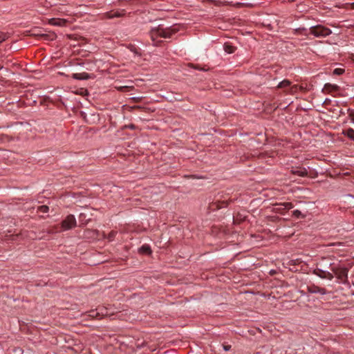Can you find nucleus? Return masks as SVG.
I'll list each match as a JSON object with an SVG mask.
<instances>
[{
	"mask_svg": "<svg viewBox=\"0 0 354 354\" xmlns=\"http://www.w3.org/2000/svg\"><path fill=\"white\" fill-rule=\"evenodd\" d=\"M179 30L176 25L164 28L161 26L152 28L149 32V35L154 46H159L161 41L160 38L169 39Z\"/></svg>",
	"mask_w": 354,
	"mask_h": 354,
	"instance_id": "obj_1",
	"label": "nucleus"
},
{
	"mask_svg": "<svg viewBox=\"0 0 354 354\" xmlns=\"http://www.w3.org/2000/svg\"><path fill=\"white\" fill-rule=\"evenodd\" d=\"M309 33L316 37H326L332 33L330 29L322 25H317L310 28Z\"/></svg>",
	"mask_w": 354,
	"mask_h": 354,
	"instance_id": "obj_2",
	"label": "nucleus"
},
{
	"mask_svg": "<svg viewBox=\"0 0 354 354\" xmlns=\"http://www.w3.org/2000/svg\"><path fill=\"white\" fill-rule=\"evenodd\" d=\"M332 271L337 278L342 283H346L348 279V269L346 268L333 267Z\"/></svg>",
	"mask_w": 354,
	"mask_h": 354,
	"instance_id": "obj_3",
	"label": "nucleus"
},
{
	"mask_svg": "<svg viewBox=\"0 0 354 354\" xmlns=\"http://www.w3.org/2000/svg\"><path fill=\"white\" fill-rule=\"evenodd\" d=\"M75 226H76V219L72 214L67 216L62 222V227L64 230H70Z\"/></svg>",
	"mask_w": 354,
	"mask_h": 354,
	"instance_id": "obj_4",
	"label": "nucleus"
},
{
	"mask_svg": "<svg viewBox=\"0 0 354 354\" xmlns=\"http://www.w3.org/2000/svg\"><path fill=\"white\" fill-rule=\"evenodd\" d=\"M292 207L293 205L291 203H283L276 204L274 209L276 212L283 214L286 211Z\"/></svg>",
	"mask_w": 354,
	"mask_h": 354,
	"instance_id": "obj_5",
	"label": "nucleus"
},
{
	"mask_svg": "<svg viewBox=\"0 0 354 354\" xmlns=\"http://www.w3.org/2000/svg\"><path fill=\"white\" fill-rule=\"evenodd\" d=\"M313 274L318 276L322 279H326L328 280H332L333 279V274L328 271L323 270L320 268H315L313 270Z\"/></svg>",
	"mask_w": 354,
	"mask_h": 354,
	"instance_id": "obj_6",
	"label": "nucleus"
},
{
	"mask_svg": "<svg viewBox=\"0 0 354 354\" xmlns=\"http://www.w3.org/2000/svg\"><path fill=\"white\" fill-rule=\"evenodd\" d=\"M308 291L310 293H319L321 295H325L326 293V290L324 288H320L315 285L308 286Z\"/></svg>",
	"mask_w": 354,
	"mask_h": 354,
	"instance_id": "obj_7",
	"label": "nucleus"
},
{
	"mask_svg": "<svg viewBox=\"0 0 354 354\" xmlns=\"http://www.w3.org/2000/svg\"><path fill=\"white\" fill-rule=\"evenodd\" d=\"M124 12H125L124 10H122L120 11H115V12H113V11L107 12L104 13V16L109 19H112L114 17H122L124 15Z\"/></svg>",
	"mask_w": 354,
	"mask_h": 354,
	"instance_id": "obj_8",
	"label": "nucleus"
},
{
	"mask_svg": "<svg viewBox=\"0 0 354 354\" xmlns=\"http://www.w3.org/2000/svg\"><path fill=\"white\" fill-rule=\"evenodd\" d=\"M50 24L57 26H64L66 24V21L62 19H51Z\"/></svg>",
	"mask_w": 354,
	"mask_h": 354,
	"instance_id": "obj_9",
	"label": "nucleus"
},
{
	"mask_svg": "<svg viewBox=\"0 0 354 354\" xmlns=\"http://www.w3.org/2000/svg\"><path fill=\"white\" fill-rule=\"evenodd\" d=\"M292 174L301 177H304L308 175V171L305 168H297L292 170Z\"/></svg>",
	"mask_w": 354,
	"mask_h": 354,
	"instance_id": "obj_10",
	"label": "nucleus"
},
{
	"mask_svg": "<svg viewBox=\"0 0 354 354\" xmlns=\"http://www.w3.org/2000/svg\"><path fill=\"white\" fill-rule=\"evenodd\" d=\"M72 77L76 80H88L90 75L86 73H73Z\"/></svg>",
	"mask_w": 354,
	"mask_h": 354,
	"instance_id": "obj_11",
	"label": "nucleus"
},
{
	"mask_svg": "<svg viewBox=\"0 0 354 354\" xmlns=\"http://www.w3.org/2000/svg\"><path fill=\"white\" fill-rule=\"evenodd\" d=\"M223 49L227 53H233L236 50V47L230 43L226 42L223 45Z\"/></svg>",
	"mask_w": 354,
	"mask_h": 354,
	"instance_id": "obj_12",
	"label": "nucleus"
},
{
	"mask_svg": "<svg viewBox=\"0 0 354 354\" xmlns=\"http://www.w3.org/2000/svg\"><path fill=\"white\" fill-rule=\"evenodd\" d=\"M324 90L328 92L336 91L338 90V86L334 84H326L324 85Z\"/></svg>",
	"mask_w": 354,
	"mask_h": 354,
	"instance_id": "obj_13",
	"label": "nucleus"
},
{
	"mask_svg": "<svg viewBox=\"0 0 354 354\" xmlns=\"http://www.w3.org/2000/svg\"><path fill=\"white\" fill-rule=\"evenodd\" d=\"M343 134L354 141V129L349 128L343 131Z\"/></svg>",
	"mask_w": 354,
	"mask_h": 354,
	"instance_id": "obj_14",
	"label": "nucleus"
},
{
	"mask_svg": "<svg viewBox=\"0 0 354 354\" xmlns=\"http://www.w3.org/2000/svg\"><path fill=\"white\" fill-rule=\"evenodd\" d=\"M224 206H226V202L222 201V202H219V203H218V204L216 203H212L210 206V208L212 209H220V208L223 207Z\"/></svg>",
	"mask_w": 354,
	"mask_h": 354,
	"instance_id": "obj_15",
	"label": "nucleus"
},
{
	"mask_svg": "<svg viewBox=\"0 0 354 354\" xmlns=\"http://www.w3.org/2000/svg\"><path fill=\"white\" fill-rule=\"evenodd\" d=\"M278 87L281 88H290V82L289 80H284L279 84Z\"/></svg>",
	"mask_w": 354,
	"mask_h": 354,
	"instance_id": "obj_16",
	"label": "nucleus"
},
{
	"mask_svg": "<svg viewBox=\"0 0 354 354\" xmlns=\"http://www.w3.org/2000/svg\"><path fill=\"white\" fill-rule=\"evenodd\" d=\"M117 232L115 231H111L110 233H109L107 236V239L109 241H111L114 239Z\"/></svg>",
	"mask_w": 354,
	"mask_h": 354,
	"instance_id": "obj_17",
	"label": "nucleus"
},
{
	"mask_svg": "<svg viewBox=\"0 0 354 354\" xmlns=\"http://www.w3.org/2000/svg\"><path fill=\"white\" fill-rule=\"evenodd\" d=\"M141 251L144 253H150L151 252V249L149 248V246L147 245H144L141 247Z\"/></svg>",
	"mask_w": 354,
	"mask_h": 354,
	"instance_id": "obj_18",
	"label": "nucleus"
},
{
	"mask_svg": "<svg viewBox=\"0 0 354 354\" xmlns=\"http://www.w3.org/2000/svg\"><path fill=\"white\" fill-rule=\"evenodd\" d=\"M38 211L46 213L48 211V207L46 205H41L38 207Z\"/></svg>",
	"mask_w": 354,
	"mask_h": 354,
	"instance_id": "obj_19",
	"label": "nucleus"
},
{
	"mask_svg": "<svg viewBox=\"0 0 354 354\" xmlns=\"http://www.w3.org/2000/svg\"><path fill=\"white\" fill-rule=\"evenodd\" d=\"M344 72V70L343 68H335L333 71V73L335 75H342Z\"/></svg>",
	"mask_w": 354,
	"mask_h": 354,
	"instance_id": "obj_20",
	"label": "nucleus"
},
{
	"mask_svg": "<svg viewBox=\"0 0 354 354\" xmlns=\"http://www.w3.org/2000/svg\"><path fill=\"white\" fill-rule=\"evenodd\" d=\"M299 88V86L297 85H293L290 87L289 92L291 93H295Z\"/></svg>",
	"mask_w": 354,
	"mask_h": 354,
	"instance_id": "obj_21",
	"label": "nucleus"
},
{
	"mask_svg": "<svg viewBox=\"0 0 354 354\" xmlns=\"http://www.w3.org/2000/svg\"><path fill=\"white\" fill-rule=\"evenodd\" d=\"M7 38H8V36L6 33L0 32V43L6 40Z\"/></svg>",
	"mask_w": 354,
	"mask_h": 354,
	"instance_id": "obj_22",
	"label": "nucleus"
},
{
	"mask_svg": "<svg viewBox=\"0 0 354 354\" xmlns=\"http://www.w3.org/2000/svg\"><path fill=\"white\" fill-rule=\"evenodd\" d=\"M301 214V212L299 210L297 209V210L293 211V215L297 218H299Z\"/></svg>",
	"mask_w": 354,
	"mask_h": 354,
	"instance_id": "obj_23",
	"label": "nucleus"
},
{
	"mask_svg": "<svg viewBox=\"0 0 354 354\" xmlns=\"http://www.w3.org/2000/svg\"><path fill=\"white\" fill-rule=\"evenodd\" d=\"M86 214L84 213H81L79 216V220L80 221H83L86 218Z\"/></svg>",
	"mask_w": 354,
	"mask_h": 354,
	"instance_id": "obj_24",
	"label": "nucleus"
},
{
	"mask_svg": "<svg viewBox=\"0 0 354 354\" xmlns=\"http://www.w3.org/2000/svg\"><path fill=\"white\" fill-rule=\"evenodd\" d=\"M349 116L353 122H354V111H352L349 113Z\"/></svg>",
	"mask_w": 354,
	"mask_h": 354,
	"instance_id": "obj_25",
	"label": "nucleus"
},
{
	"mask_svg": "<svg viewBox=\"0 0 354 354\" xmlns=\"http://www.w3.org/2000/svg\"><path fill=\"white\" fill-rule=\"evenodd\" d=\"M223 348L225 351H228L230 350L231 346L230 345H224Z\"/></svg>",
	"mask_w": 354,
	"mask_h": 354,
	"instance_id": "obj_26",
	"label": "nucleus"
},
{
	"mask_svg": "<svg viewBox=\"0 0 354 354\" xmlns=\"http://www.w3.org/2000/svg\"><path fill=\"white\" fill-rule=\"evenodd\" d=\"M97 315H98L97 313H95V311H91L90 316L92 317H97Z\"/></svg>",
	"mask_w": 354,
	"mask_h": 354,
	"instance_id": "obj_27",
	"label": "nucleus"
},
{
	"mask_svg": "<svg viewBox=\"0 0 354 354\" xmlns=\"http://www.w3.org/2000/svg\"><path fill=\"white\" fill-rule=\"evenodd\" d=\"M351 8H352L353 9H354V3H353L351 4Z\"/></svg>",
	"mask_w": 354,
	"mask_h": 354,
	"instance_id": "obj_28",
	"label": "nucleus"
},
{
	"mask_svg": "<svg viewBox=\"0 0 354 354\" xmlns=\"http://www.w3.org/2000/svg\"><path fill=\"white\" fill-rule=\"evenodd\" d=\"M296 0H288L289 2H294Z\"/></svg>",
	"mask_w": 354,
	"mask_h": 354,
	"instance_id": "obj_29",
	"label": "nucleus"
},
{
	"mask_svg": "<svg viewBox=\"0 0 354 354\" xmlns=\"http://www.w3.org/2000/svg\"><path fill=\"white\" fill-rule=\"evenodd\" d=\"M2 68H3V66H0V70H1Z\"/></svg>",
	"mask_w": 354,
	"mask_h": 354,
	"instance_id": "obj_30",
	"label": "nucleus"
}]
</instances>
